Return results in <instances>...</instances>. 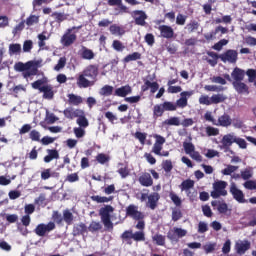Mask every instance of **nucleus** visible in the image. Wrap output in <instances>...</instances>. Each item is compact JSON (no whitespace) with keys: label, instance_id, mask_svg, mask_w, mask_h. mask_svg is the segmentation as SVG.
Returning a JSON list of instances; mask_svg holds the SVG:
<instances>
[{"label":"nucleus","instance_id":"f257e3e1","mask_svg":"<svg viewBox=\"0 0 256 256\" xmlns=\"http://www.w3.org/2000/svg\"><path fill=\"white\" fill-rule=\"evenodd\" d=\"M97 77H99V65L90 64L82 73L76 77V85L79 89H87L93 87L97 83Z\"/></svg>","mask_w":256,"mask_h":256},{"label":"nucleus","instance_id":"f03ea898","mask_svg":"<svg viewBox=\"0 0 256 256\" xmlns=\"http://www.w3.org/2000/svg\"><path fill=\"white\" fill-rule=\"evenodd\" d=\"M39 67H41V62L39 60H30L26 63L17 62L14 65V69L18 73H22L24 79H29L39 73Z\"/></svg>","mask_w":256,"mask_h":256},{"label":"nucleus","instance_id":"7ed1b4c3","mask_svg":"<svg viewBox=\"0 0 256 256\" xmlns=\"http://www.w3.org/2000/svg\"><path fill=\"white\" fill-rule=\"evenodd\" d=\"M81 29V26H73L68 28L60 39L61 45L63 47H71L75 41H77V31Z\"/></svg>","mask_w":256,"mask_h":256},{"label":"nucleus","instance_id":"20e7f679","mask_svg":"<svg viewBox=\"0 0 256 256\" xmlns=\"http://www.w3.org/2000/svg\"><path fill=\"white\" fill-rule=\"evenodd\" d=\"M114 209L111 205H106L99 210L101 221L106 229H113V222L111 221V213Z\"/></svg>","mask_w":256,"mask_h":256},{"label":"nucleus","instance_id":"39448f33","mask_svg":"<svg viewBox=\"0 0 256 256\" xmlns=\"http://www.w3.org/2000/svg\"><path fill=\"white\" fill-rule=\"evenodd\" d=\"M227 182L218 180L213 183V191L210 193L212 199H219V197H227Z\"/></svg>","mask_w":256,"mask_h":256},{"label":"nucleus","instance_id":"423d86ee","mask_svg":"<svg viewBox=\"0 0 256 256\" xmlns=\"http://www.w3.org/2000/svg\"><path fill=\"white\" fill-rule=\"evenodd\" d=\"M187 236V230L179 227H174L167 232V239L171 241V243H179V239H183V237Z\"/></svg>","mask_w":256,"mask_h":256},{"label":"nucleus","instance_id":"0eeeda50","mask_svg":"<svg viewBox=\"0 0 256 256\" xmlns=\"http://www.w3.org/2000/svg\"><path fill=\"white\" fill-rule=\"evenodd\" d=\"M126 217H131L134 221H143L145 214L139 211V206L130 204L126 207Z\"/></svg>","mask_w":256,"mask_h":256},{"label":"nucleus","instance_id":"6e6552de","mask_svg":"<svg viewBox=\"0 0 256 256\" xmlns=\"http://www.w3.org/2000/svg\"><path fill=\"white\" fill-rule=\"evenodd\" d=\"M219 59L223 63H237V59H239V53L237 50L229 49L226 50L223 54L219 55Z\"/></svg>","mask_w":256,"mask_h":256},{"label":"nucleus","instance_id":"1a4fd4ad","mask_svg":"<svg viewBox=\"0 0 256 256\" xmlns=\"http://www.w3.org/2000/svg\"><path fill=\"white\" fill-rule=\"evenodd\" d=\"M132 17L134 19L135 25H139L140 27H145L147 25V13L143 10H134L132 12Z\"/></svg>","mask_w":256,"mask_h":256},{"label":"nucleus","instance_id":"9d476101","mask_svg":"<svg viewBox=\"0 0 256 256\" xmlns=\"http://www.w3.org/2000/svg\"><path fill=\"white\" fill-rule=\"evenodd\" d=\"M155 143L153 145L152 151L155 155H161V151L163 150V145H165V137L155 134L154 135Z\"/></svg>","mask_w":256,"mask_h":256},{"label":"nucleus","instance_id":"9b49d317","mask_svg":"<svg viewBox=\"0 0 256 256\" xmlns=\"http://www.w3.org/2000/svg\"><path fill=\"white\" fill-rule=\"evenodd\" d=\"M230 193L233 196V199L238 203H247L245 200V194L241 191L235 184H232L230 187Z\"/></svg>","mask_w":256,"mask_h":256},{"label":"nucleus","instance_id":"f8f14e48","mask_svg":"<svg viewBox=\"0 0 256 256\" xmlns=\"http://www.w3.org/2000/svg\"><path fill=\"white\" fill-rule=\"evenodd\" d=\"M158 30L160 31V35L163 39H173L175 37V30H173V27L169 25H160Z\"/></svg>","mask_w":256,"mask_h":256},{"label":"nucleus","instance_id":"ddd939ff","mask_svg":"<svg viewBox=\"0 0 256 256\" xmlns=\"http://www.w3.org/2000/svg\"><path fill=\"white\" fill-rule=\"evenodd\" d=\"M193 95L192 91H183L180 93V98L176 101V108L179 107L180 109H185L188 105V97Z\"/></svg>","mask_w":256,"mask_h":256},{"label":"nucleus","instance_id":"4468645a","mask_svg":"<svg viewBox=\"0 0 256 256\" xmlns=\"http://www.w3.org/2000/svg\"><path fill=\"white\" fill-rule=\"evenodd\" d=\"M251 249V242L249 240H244L235 244V250L237 255H245L247 251Z\"/></svg>","mask_w":256,"mask_h":256},{"label":"nucleus","instance_id":"2eb2a0df","mask_svg":"<svg viewBox=\"0 0 256 256\" xmlns=\"http://www.w3.org/2000/svg\"><path fill=\"white\" fill-rule=\"evenodd\" d=\"M161 199V196L157 192H152L148 197V202L146 203V207H149V209H152V211H155L157 209V203H159V200Z\"/></svg>","mask_w":256,"mask_h":256},{"label":"nucleus","instance_id":"dca6fc26","mask_svg":"<svg viewBox=\"0 0 256 256\" xmlns=\"http://www.w3.org/2000/svg\"><path fill=\"white\" fill-rule=\"evenodd\" d=\"M217 33L225 35L226 33H229V29L223 26H217L214 31L205 34L204 38L206 39V41H212V39H215V37L217 36Z\"/></svg>","mask_w":256,"mask_h":256},{"label":"nucleus","instance_id":"f3484780","mask_svg":"<svg viewBox=\"0 0 256 256\" xmlns=\"http://www.w3.org/2000/svg\"><path fill=\"white\" fill-rule=\"evenodd\" d=\"M232 123L233 119H231V116L224 113L218 118V121H216V127H231Z\"/></svg>","mask_w":256,"mask_h":256},{"label":"nucleus","instance_id":"a211bd4d","mask_svg":"<svg viewBox=\"0 0 256 256\" xmlns=\"http://www.w3.org/2000/svg\"><path fill=\"white\" fill-rule=\"evenodd\" d=\"M149 89L150 93H157V91H159V83L145 80L144 85L141 86V91L145 93L146 91H149Z\"/></svg>","mask_w":256,"mask_h":256},{"label":"nucleus","instance_id":"6ab92c4d","mask_svg":"<svg viewBox=\"0 0 256 256\" xmlns=\"http://www.w3.org/2000/svg\"><path fill=\"white\" fill-rule=\"evenodd\" d=\"M232 85L239 95H249V86H247V84L243 83L242 81L232 82Z\"/></svg>","mask_w":256,"mask_h":256},{"label":"nucleus","instance_id":"aec40b11","mask_svg":"<svg viewBox=\"0 0 256 256\" xmlns=\"http://www.w3.org/2000/svg\"><path fill=\"white\" fill-rule=\"evenodd\" d=\"M83 113V110L81 109H73L71 107L64 109L63 115L66 117V119L73 120L77 117H79V114Z\"/></svg>","mask_w":256,"mask_h":256},{"label":"nucleus","instance_id":"412c9836","mask_svg":"<svg viewBox=\"0 0 256 256\" xmlns=\"http://www.w3.org/2000/svg\"><path fill=\"white\" fill-rule=\"evenodd\" d=\"M138 181L142 187H151L153 186V178L151 177V174L145 172L143 173L139 178Z\"/></svg>","mask_w":256,"mask_h":256},{"label":"nucleus","instance_id":"4be33fe9","mask_svg":"<svg viewBox=\"0 0 256 256\" xmlns=\"http://www.w3.org/2000/svg\"><path fill=\"white\" fill-rule=\"evenodd\" d=\"M110 7H118L120 13H129V8L123 4V0H108Z\"/></svg>","mask_w":256,"mask_h":256},{"label":"nucleus","instance_id":"5701e85b","mask_svg":"<svg viewBox=\"0 0 256 256\" xmlns=\"http://www.w3.org/2000/svg\"><path fill=\"white\" fill-rule=\"evenodd\" d=\"M133 93V89L129 85L122 86L117 88L114 92L116 97H125L126 95H131Z\"/></svg>","mask_w":256,"mask_h":256},{"label":"nucleus","instance_id":"b1692460","mask_svg":"<svg viewBox=\"0 0 256 256\" xmlns=\"http://www.w3.org/2000/svg\"><path fill=\"white\" fill-rule=\"evenodd\" d=\"M87 231H88L87 225L83 222L76 224L73 227L74 237H79V235H85V233H87Z\"/></svg>","mask_w":256,"mask_h":256},{"label":"nucleus","instance_id":"393cba45","mask_svg":"<svg viewBox=\"0 0 256 256\" xmlns=\"http://www.w3.org/2000/svg\"><path fill=\"white\" fill-rule=\"evenodd\" d=\"M48 155L44 157V163H51L54 159H59V151L57 149H47Z\"/></svg>","mask_w":256,"mask_h":256},{"label":"nucleus","instance_id":"a878e982","mask_svg":"<svg viewBox=\"0 0 256 256\" xmlns=\"http://www.w3.org/2000/svg\"><path fill=\"white\" fill-rule=\"evenodd\" d=\"M232 78L234 79V82H240L245 79V70L240 68H234V70L231 73Z\"/></svg>","mask_w":256,"mask_h":256},{"label":"nucleus","instance_id":"bb28decb","mask_svg":"<svg viewBox=\"0 0 256 256\" xmlns=\"http://www.w3.org/2000/svg\"><path fill=\"white\" fill-rule=\"evenodd\" d=\"M235 138L236 136H233V134L224 135L221 141L224 149H229L235 143Z\"/></svg>","mask_w":256,"mask_h":256},{"label":"nucleus","instance_id":"cd10ccee","mask_svg":"<svg viewBox=\"0 0 256 256\" xmlns=\"http://www.w3.org/2000/svg\"><path fill=\"white\" fill-rule=\"evenodd\" d=\"M41 93H43L44 99H53L55 97V92H53V86L51 85L42 86Z\"/></svg>","mask_w":256,"mask_h":256},{"label":"nucleus","instance_id":"c85d7f7f","mask_svg":"<svg viewBox=\"0 0 256 256\" xmlns=\"http://www.w3.org/2000/svg\"><path fill=\"white\" fill-rule=\"evenodd\" d=\"M68 103L69 105L77 107L83 103V97L75 94H68Z\"/></svg>","mask_w":256,"mask_h":256},{"label":"nucleus","instance_id":"c756f323","mask_svg":"<svg viewBox=\"0 0 256 256\" xmlns=\"http://www.w3.org/2000/svg\"><path fill=\"white\" fill-rule=\"evenodd\" d=\"M164 113H165V108H163V103L154 105L153 119H159V117H163Z\"/></svg>","mask_w":256,"mask_h":256},{"label":"nucleus","instance_id":"7c9ffc66","mask_svg":"<svg viewBox=\"0 0 256 256\" xmlns=\"http://www.w3.org/2000/svg\"><path fill=\"white\" fill-rule=\"evenodd\" d=\"M81 57H82V59L91 61V59H95V53L93 52V50H91L85 46H82Z\"/></svg>","mask_w":256,"mask_h":256},{"label":"nucleus","instance_id":"2f4dec72","mask_svg":"<svg viewBox=\"0 0 256 256\" xmlns=\"http://www.w3.org/2000/svg\"><path fill=\"white\" fill-rule=\"evenodd\" d=\"M115 88L111 85H104L100 90H99V95L101 97H111L113 95V91Z\"/></svg>","mask_w":256,"mask_h":256},{"label":"nucleus","instance_id":"473e14b6","mask_svg":"<svg viewBox=\"0 0 256 256\" xmlns=\"http://www.w3.org/2000/svg\"><path fill=\"white\" fill-rule=\"evenodd\" d=\"M76 123L79 125V127H83L84 129L89 127V120H87V117H85V112L82 110V113L77 116Z\"/></svg>","mask_w":256,"mask_h":256},{"label":"nucleus","instance_id":"72a5a7b5","mask_svg":"<svg viewBox=\"0 0 256 256\" xmlns=\"http://www.w3.org/2000/svg\"><path fill=\"white\" fill-rule=\"evenodd\" d=\"M91 201H94V203H109V201H113V196H99V195H93L90 197Z\"/></svg>","mask_w":256,"mask_h":256},{"label":"nucleus","instance_id":"f704fd0d","mask_svg":"<svg viewBox=\"0 0 256 256\" xmlns=\"http://www.w3.org/2000/svg\"><path fill=\"white\" fill-rule=\"evenodd\" d=\"M227 100V96H224L223 94H213L210 97V101L212 105H219V103H224V101Z\"/></svg>","mask_w":256,"mask_h":256},{"label":"nucleus","instance_id":"c9c22d12","mask_svg":"<svg viewBox=\"0 0 256 256\" xmlns=\"http://www.w3.org/2000/svg\"><path fill=\"white\" fill-rule=\"evenodd\" d=\"M181 191H189V189H193L195 187V181L191 179L184 180L179 186Z\"/></svg>","mask_w":256,"mask_h":256},{"label":"nucleus","instance_id":"e433bc0d","mask_svg":"<svg viewBox=\"0 0 256 256\" xmlns=\"http://www.w3.org/2000/svg\"><path fill=\"white\" fill-rule=\"evenodd\" d=\"M9 55H21V44L14 43L9 45Z\"/></svg>","mask_w":256,"mask_h":256},{"label":"nucleus","instance_id":"4c0bfd02","mask_svg":"<svg viewBox=\"0 0 256 256\" xmlns=\"http://www.w3.org/2000/svg\"><path fill=\"white\" fill-rule=\"evenodd\" d=\"M152 241H154L159 247H165L166 237L163 234H155L152 236Z\"/></svg>","mask_w":256,"mask_h":256},{"label":"nucleus","instance_id":"58836bf2","mask_svg":"<svg viewBox=\"0 0 256 256\" xmlns=\"http://www.w3.org/2000/svg\"><path fill=\"white\" fill-rule=\"evenodd\" d=\"M139 59H141V53L134 52L124 57L123 63H131V61H139Z\"/></svg>","mask_w":256,"mask_h":256},{"label":"nucleus","instance_id":"ea45409f","mask_svg":"<svg viewBox=\"0 0 256 256\" xmlns=\"http://www.w3.org/2000/svg\"><path fill=\"white\" fill-rule=\"evenodd\" d=\"M120 237L121 239H123V241H126L128 245L133 244V242L131 241V239H133V230H125Z\"/></svg>","mask_w":256,"mask_h":256},{"label":"nucleus","instance_id":"a19ab883","mask_svg":"<svg viewBox=\"0 0 256 256\" xmlns=\"http://www.w3.org/2000/svg\"><path fill=\"white\" fill-rule=\"evenodd\" d=\"M163 125L179 127V125H181V120H179V117L176 116L170 117L163 122Z\"/></svg>","mask_w":256,"mask_h":256},{"label":"nucleus","instance_id":"79ce46f5","mask_svg":"<svg viewBox=\"0 0 256 256\" xmlns=\"http://www.w3.org/2000/svg\"><path fill=\"white\" fill-rule=\"evenodd\" d=\"M51 17H54L56 23H63V21H67V14L61 12H54L51 14Z\"/></svg>","mask_w":256,"mask_h":256},{"label":"nucleus","instance_id":"37998d69","mask_svg":"<svg viewBox=\"0 0 256 256\" xmlns=\"http://www.w3.org/2000/svg\"><path fill=\"white\" fill-rule=\"evenodd\" d=\"M109 31L112 35H124L125 30L122 29L121 26H118L116 24H113L110 26Z\"/></svg>","mask_w":256,"mask_h":256},{"label":"nucleus","instance_id":"c03bdc74","mask_svg":"<svg viewBox=\"0 0 256 256\" xmlns=\"http://www.w3.org/2000/svg\"><path fill=\"white\" fill-rule=\"evenodd\" d=\"M101 229H103V225H101L100 222H96V221H92L88 227V231H90V233L101 231Z\"/></svg>","mask_w":256,"mask_h":256},{"label":"nucleus","instance_id":"a18cd8bd","mask_svg":"<svg viewBox=\"0 0 256 256\" xmlns=\"http://www.w3.org/2000/svg\"><path fill=\"white\" fill-rule=\"evenodd\" d=\"M65 65H67V58L65 56L60 57L58 63L54 66V71H61V69H65Z\"/></svg>","mask_w":256,"mask_h":256},{"label":"nucleus","instance_id":"49530a36","mask_svg":"<svg viewBox=\"0 0 256 256\" xmlns=\"http://www.w3.org/2000/svg\"><path fill=\"white\" fill-rule=\"evenodd\" d=\"M149 189L144 188L142 190V193H138L136 194V198L139 199V201H141V203H145V201H147V199H149Z\"/></svg>","mask_w":256,"mask_h":256},{"label":"nucleus","instance_id":"de8ad7c7","mask_svg":"<svg viewBox=\"0 0 256 256\" xmlns=\"http://www.w3.org/2000/svg\"><path fill=\"white\" fill-rule=\"evenodd\" d=\"M185 29H187L188 33H194V31L199 29V22L192 20L186 25Z\"/></svg>","mask_w":256,"mask_h":256},{"label":"nucleus","instance_id":"09e8293b","mask_svg":"<svg viewBox=\"0 0 256 256\" xmlns=\"http://www.w3.org/2000/svg\"><path fill=\"white\" fill-rule=\"evenodd\" d=\"M132 239L133 241H136L137 243L141 242V241H145V232L143 231H136V232H132Z\"/></svg>","mask_w":256,"mask_h":256},{"label":"nucleus","instance_id":"8fccbe9b","mask_svg":"<svg viewBox=\"0 0 256 256\" xmlns=\"http://www.w3.org/2000/svg\"><path fill=\"white\" fill-rule=\"evenodd\" d=\"M208 57H212V59H208L207 63L211 65V67H215L217 65V59H219V55L215 52H207Z\"/></svg>","mask_w":256,"mask_h":256},{"label":"nucleus","instance_id":"3c124183","mask_svg":"<svg viewBox=\"0 0 256 256\" xmlns=\"http://www.w3.org/2000/svg\"><path fill=\"white\" fill-rule=\"evenodd\" d=\"M96 161L98 163H100V165H105V163H109L110 161V158L107 154L105 153H99L97 156H96Z\"/></svg>","mask_w":256,"mask_h":256},{"label":"nucleus","instance_id":"603ef678","mask_svg":"<svg viewBox=\"0 0 256 256\" xmlns=\"http://www.w3.org/2000/svg\"><path fill=\"white\" fill-rule=\"evenodd\" d=\"M63 221H65V223L67 225H71L73 223V213H71V211L69 210H65L63 212Z\"/></svg>","mask_w":256,"mask_h":256},{"label":"nucleus","instance_id":"864d4df0","mask_svg":"<svg viewBox=\"0 0 256 256\" xmlns=\"http://www.w3.org/2000/svg\"><path fill=\"white\" fill-rule=\"evenodd\" d=\"M183 148L186 155H191L195 151V145L191 142H183Z\"/></svg>","mask_w":256,"mask_h":256},{"label":"nucleus","instance_id":"5fc2aeb1","mask_svg":"<svg viewBox=\"0 0 256 256\" xmlns=\"http://www.w3.org/2000/svg\"><path fill=\"white\" fill-rule=\"evenodd\" d=\"M135 139H138L139 143L145 145V141H147V133L145 132H135L134 134Z\"/></svg>","mask_w":256,"mask_h":256},{"label":"nucleus","instance_id":"6e6d98bb","mask_svg":"<svg viewBox=\"0 0 256 256\" xmlns=\"http://www.w3.org/2000/svg\"><path fill=\"white\" fill-rule=\"evenodd\" d=\"M37 23H39V16L30 15V16L26 19V25H27L28 27H33V25H37Z\"/></svg>","mask_w":256,"mask_h":256},{"label":"nucleus","instance_id":"4d7b16f0","mask_svg":"<svg viewBox=\"0 0 256 256\" xmlns=\"http://www.w3.org/2000/svg\"><path fill=\"white\" fill-rule=\"evenodd\" d=\"M164 111H175L177 109V105L171 101H165L162 103Z\"/></svg>","mask_w":256,"mask_h":256},{"label":"nucleus","instance_id":"13d9d810","mask_svg":"<svg viewBox=\"0 0 256 256\" xmlns=\"http://www.w3.org/2000/svg\"><path fill=\"white\" fill-rule=\"evenodd\" d=\"M52 220L57 225H61L63 223V215H61V213H59V211H53Z\"/></svg>","mask_w":256,"mask_h":256},{"label":"nucleus","instance_id":"bf43d9fd","mask_svg":"<svg viewBox=\"0 0 256 256\" xmlns=\"http://www.w3.org/2000/svg\"><path fill=\"white\" fill-rule=\"evenodd\" d=\"M169 197H170L172 203H174V205H176V207H181V205H182L183 202H182L181 199L175 194V192L171 191V192L169 193Z\"/></svg>","mask_w":256,"mask_h":256},{"label":"nucleus","instance_id":"052dcab7","mask_svg":"<svg viewBox=\"0 0 256 256\" xmlns=\"http://www.w3.org/2000/svg\"><path fill=\"white\" fill-rule=\"evenodd\" d=\"M206 134L208 137H217L219 135V130L213 126L206 127Z\"/></svg>","mask_w":256,"mask_h":256},{"label":"nucleus","instance_id":"680f3d73","mask_svg":"<svg viewBox=\"0 0 256 256\" xmlns=\"http://www.w3.org/2000/svg\"><path fill=\"white\" fill-rule=\"evenodd\" d=\"M239 169V166L234 165H228L225 169L222 170V174L224 175H232V173H235Z\"/></svg>","mask_w":256,"mask_h":256},{"label":"nucleus","instance_id":"e2e57ef3","mask_svg":"<svg viewBox=\"0 0 256 256\" xmlns=\"http://www.w3.org/2000/svg\"><path fill=\"white\" fill-rule=\"evenodd\" d=\"M117 173L120 174L122 179H127L129 177L130 171H129V166H124L118 169Z\"/></svg>","mask_w":256,"mask_h":256},{"label":"nucleus","instance_id":"0e129e2a","mask_svg":"<svg viewBox=\"0 0 256 256\" xmlns=\"http://www.w3.org/2000/svg\"><path fill=\"white\" fill-rule=\"evenodd\" d=\"M25 29V21H21L18 25H16L12 30V35H19L21 31Z\"/></svg>","mask_w":256,"mask_h":256},{"label":"nucleus","instance_id":"69168bd1","mask_svg":"<svg viewBox=\"0 0 256 256\" xmlns=\"http://www.w3.org/2000/svg\"><path fill=\"white\" fill-rule=\"evenodd\" d=\"M112 47L115 51L121 52L125 49V45H123V42L119 40H114L112 43Z\"/></svg>","mask_w":256,"mask_h":256},{"label":"nucleus","instance_id":"338daca9","mask_svg":"<svg viewBox=\"0 0 256 256\" xmlns=\"http://www.w3.org/2000/svg\"><path fill=\"white\" fill-rule=\"evenodd\" d=\"M246 75L248 76L249 83H255V79H256V70L255 69H248L246 71Z\"/></svg>","mask_w":256,"mask_h":256},{"label":"nucleus","instance_id":"774afa93","mask_svg":"<svg viewBox=\"0 0 256 256\" xmlns=\"http://www.w3.org/2000/svg\"><path fill=\"white\" fill-rule=\"evenodd\" d=\"M243 185L245 189H248L249 191H256V182L253 180H248Z\"/></svg>","mask_w":256,"mask_h":256}]
</instances>
